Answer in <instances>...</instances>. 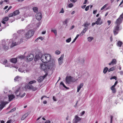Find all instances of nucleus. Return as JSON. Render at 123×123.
I'll return each mask as SVG.
<instances>
[{
  "mask_svg": "<svg viewBox=\"0 0 123 123\" xmlns=\"http://www.w3.org/2000/svg\"><path fill=\"white\" fill-rule=\"evenodd\" d=\"M40 67L44 71H50V74H52L53 73V71L55 70L56 67V66L55 62L52 61V62H50L47 65L42 64L41 65Z\"/></svg>",
  "mask_w": 123,
  "mask_h": 123,
  "instance_id": "f257e3e1",
  "label": "nucleus"
},
{
  "mask_svg": "<svg viewBox=\"0 0 123 123\" xmlns=\"http://www.w3.org/2000/svg\"><path fill=\"white\" fill-rule=\"evenodd\" d=\"M51 58V56L50 54H46L41 55L40 60L43 62L47 63L50 61Z\"/></svg>",
  "mask_w": 123,
  "mask_h": 123,
  "instance_id": "f03ea898",
  "label": "nucleus"
},
{
  "mask_svg": "<svg viewBox=\"0 0 123 123\" xmlns=\"http://www.w3.org/2000/svg\"><path fill=\"white\" fill-rule=\"evenodd\" d=\"M20 88L18 87V89L16 90L15 93L17 97L18 96L21 98H22L25 95V93L24 92L23 94H22L23 92L21 91L20 90Z\"/></svg>",
  "mask_w": 123,
  "mask_h": 123,
  "instance_id": "7ed1b4c3",
  "label": "nucleus"
},
{
  "mask_svg": "<svg viewBox=\"0 0 123 123\" xmlns=\"http://www.w3.org/2000/svg\"><path fill=\"white\" fill-rule=\"evenodd\" d=\"M34 31L33 30H30L27 32L25 34L26 37L28 38H30L34 35Z\"/></svg>",
  "mask_w": 123,
  "mask_h": 123,
  "instance_id": "20e7f679",
  "label": "nucleus"
},
{
  "mask_svg": "<svg viewBox=\"0 0 123 123\" xmlns=\"http://www.w3.org/2000/svg\"><path fill=\"white\" fill-rule=\"evenodd\" d=\"M75 80H74V78L73 77L71 76L67 77L66 79V83L67 84H69L71 82L74 81Z\"/></svg>",
  "mask_w": 123,
  "mask_h": 123,
  "instance_id": "39448f33",
  "label": "nucleus"
},
{
  "mask_svg": "<svg viewBox=\"0 0 123 123\" xmlns=\"http://www.w3.org/2000/svg\"><path fill=\"white\" fill-rule=\"evenodd\" d=\"M120 29L119 28V26L116 25L115 26L114 28V30L113 31V32L114 35H116L118 34L119 31Z\"/></svg>",
  "mask_w": 123,
  "mask_h": 123,
  "instance_id": "423d86ee",
  "label": "nucleus"
},
{
  "mask_svg": "<svg viewBox=\"0 0 123 123\" xmlns=\"http://www.w3.org/2000/svg\"><path fill=\"white\" fill-rule=\"evenodd\" d=\"M34 57V55L32 54H30L27 56V60L29 61H31L32 60Z\"/></svg>",
  "mask_w": 123,
  "mask_h": 123,
  "instance_id": "0eeeda50",
  "label": "nucleus"
},
{
  "mask_svg": "<svg viewBox=\"0 0 123 123\" xmlns=\"http://www.w3.org/2000/svg\"><path fill=\"white\" fill-rule=\"evenodd\" d=\"M3 48L5 50H7L8 49V47L6 45V43L4 40H2Z\"/></svg>",
  "mask_w": 123,
  "mask_h": 123,
  "instance_id": "6e6552de",
  "label": "nucleus"
},
{
  "mask_svg": "<svg viewBox=\"0 0 123 123\" xmlns=\"http://www.w3.org/2000/svg\"><path fill=\"white\" fill-rule=\"evenodd\" d=\"M27 88L29 89L32 90L33 91H35L37 89V88L36 87H34L32 85H29L27 86Z\"/></svg>",
  "mask_w": 123,
  "mask_h": 123,
  "instance_id": "1a4fd4ad",
  "label": "nucleus"
},
{
  "mask_svg": "<svg viewBox=\"0 0 123 123\" xmlns=\"http://www.w3.org/2000/svg\"><path fill=\"white\" fill-rule=\"evenodd\" d=\"M42 14L40 12L38 13L36 15V18L38 20H40L42 18Z\"/></svg>",
  "mask_w": 123,
  "mask_h": 123,
  "instance_id": "9d476101",
  "label": "nucleus"
},
{
  "mask_svg": "<svg viewBox=\"0 0 123 123\" xmlns=\"http://www.w3.org/2000/svg\"><path fill=\"white\" fill-rule=\"evenodd\" d=\"M64 56V54L62 55L58 59V63L60 65H61L63 62V59Z\"/></svg>",
  "mask_w": 123,
  "mask_h": 123,
  "instance_id": "9b49d317",
  "label": "nucleus"
},
{
  "mask_svg": "<svg viewBox=\"0 0 123 123\" xmlns=\"http://www.w3.org/2000/svg\"><path fill=\"white\" fill-rule=\"evenodd\" d=\"M23 39L22 38H21L20 40V42H12V46L16 45H17L18 44L20 43L23 42Z\"/></svg>",
  "mask_w": 123,
  "mask_h": 123,
  "instance_id": "f8f14e48",
  "label": "nucleus"
},
{
  "mask_svg": "<svg viewBox=\"0 0 123 123\" xmlns=\"http://www.w3.org/2000/svg\"><path fill=\"white\" fill-rule=\"evenodd\" d=\"M80 118L77 116H75V119L73 121V123H77L78 121L80 120Z\"/></svg>",
  "mask_w": 123,
  "mask_h": 123,
  "instance_id": "ddd939ff",
  "label": "nucleus"
},
{
  "mask_svg": "<svg viewBox=\"0 0 123 123\" xmlns=\"http://www.w3.org/2000/svg\"><path fill=\"white\" fill-rule=\"evenodd\" d=\"M120 17L117 19L116 21V23L117 24V25L119 26V25L122 22V20L120 18Z\"/></svg>",
  "mask_w": 123,
  "mask_h": 123,
  "instance_id": "4468645a",
  "label": "nucleus"
},
{
  "mask_svg": "<svg viewBox=\"0 0 123 123\" xmlns=\"http://www.w3.org/2000/svg\"><path fill=\"white\" fill-rule=\"evenodd\" d=\"M41 55H36L35 56L34 60L35 61H37L40 59Z\"/></svg>",
  "mask_w": 123,
  "mask_h": 123,
  "instance_id": "2eb2a0df",
  "label": "nucleus"
},
{
  "mask_svg": "<svg viewBox=\"0 0 123 123\" xmlns=\"http://www.w3.org/2000/svg\"><path fill=\"white\" fill-rule=\"evenodd\" d=\"M8 102H2L1 103V109L3 108L5 105L7 104Z\"/></svg>",
  "mask_w": 123,
  "mask_h": 123,
  "instance_id": "dca6fc26",
  "label": "nucleus"
},
{
  "mask_svg": "<svg viewBox=\"0 0 123 123\" xmlns=\"http://www.w3.org/2000/svg\"><path fill=\"white\" fill-rule=\"evenodd\" d=\"M101 18H99L97 20L96 22V24L98 25H101L102 23V21H101Z\"/></svg>",
  "mask_w": 123,
  "mask_h": 123,
  "instance_id": "f3484780",
  "label": "nucleus"
},
{
  "mask_svg": "<svg viewBox=\"0 0 123 123\" xmlns=\"http://www.w3.org/2000/svg\"><path fill=\"white\" fill-rule=\"evenodd\" d=\"M8 97L9 98V101H11L12 99H13L15 98L13 94L9 95Z\"/></svg>",
  "mask_w": 123,
  "mask_h": 123,
  "instance_id": "a211bd4d",
  "label": "nucleus"
},
{
  "mask_svg": "<svg viewBox=\"0 0 123 123\" xmlns=\"http://www.w3.org/2000/svg\"><path fill=\"white\" fill-rule=\"evenodd\" d=\"M115 86H112L111 87V89L113 93H115L116 92V90Z\"/></svg>",
  "mask_w": 123,
  "mask_h": 123,
  "instance_id": "6ab92c4d",
  "label": "nucleus"
},
{
  "mask_svg": "<svg viewBox=\"0 0 123 123\" xmlns=\"http://www.w3.org/2000/svg\"><path fill=\"white\" fill-rule=\"evenodd\" d=\"M83 85V83H80V85L78 86L77 92H79L80 90V89L82 88Z\"/></svg>",
  "mask_w": 123,
  "mask_h": 123,
  "instance_id": "aec40b11",
  "label": "nucleus"
},
{
  "mask_svg": "<svg viewBox=\"0 0 123 123\" xmlns=\"http://www.w3.org/2000/svg\"><path fill=\"white\" fill-rule=\"evenodd\" d=\"M90 25V23L86 22L84 24L82 25L83 26H84L85 28H87L88 26Z\"/></svg>",
  "mask_w": 123,
  "mask_h": 123,
  "instance_id": "412c9836",
  "label": "nucleus"
},
{
  "mask_svg": "<svg viewBox=\"0 0 123 123\" xmlns=\"http://www.w3.org/2000/svg\"><path fill=\"white\" fill-rule=\"evenodd\" d=\"M10 62H12L15 63L17 62V59L16 58H12L10 60Z\"/></svg>",
  "mask_w": 123,
  "mask_h": 123,
  "instance_id": "4be33fe9",
  "label": "nucleus"
},
{
  "mask_svg": "<svg viewBox=\"0 0 123 123\" xmlns=\"http://www.w3.org/2000/svg\"><path fill=\"white\" fill-rule=\"evenodd\" d=\"M43 76H41L38 78L37 80L38 82H41L43 81Z\"/></svg>",
  "mask_w": 123,
  "mask_h": 123,
  "instance_id": "5701e85b",
  "label": "nucleus"
},
{
  "mask_svg": "<svg viewBox=\"0 0 123 123\" xmlns=\"http://www.w3.org/2000/svg\"><path fill=\"white\" fill-rule=\"evenodd\" d=\"M29 114L28 113H27L24 115L21 118L22 120H24L26 117H27L28 115Z\"/></svg>",
  "mask_w": 123,
  "mask_h": 123,
  "instance_id": "b1692460",
  "label": "nucleus"
},
{
  "mask_svg": "<svg viewBox=\"0 0 123 123\" xmlns=\"http://www.w3.org/2000/svg\"><path fill=\"white\" fill-rule=\"evenodd\" d=\"M19 13V12L18 10H16L13 12L14 16H15L18 14Z\"/></svg>",
  "mask_w": 123,
  "mask_h": 123,
  "instance_id": "393cba45",
  "label": "nucleus"
},
{
  "mask_svg": "<svg viewBox=\"0 0 123 123\" xmlns=\"http://www.w3.org/2000/svg\"><path fill=\"white\" fill-rule=\"evenodd\" d=\"M69 19L68 18H67L63 22V25H66V26L67 25V24L68 23Z\"/></svg>",
  "mask_w": 123,
  "mask_h": 123,
  "instance_id": "a878e982",
  "label": "nucleus"
},
{
  "mask_svg": "<svg viewBox=\"0 0 123 123\" xmlns=\"http://www.w3.org/2000/svg\"><path fill=\"white\" fill-rule=\"evenodd\" d=\"M21 78V77L18 76H17L15 78L14 80L15 81H18L20 80Z\"/></svg>",
  "mask_w": 123,
  "mask_h": 123,
  "instance_id": "bb28decb",
  "label": "nucleus"
},
{
  "mask_svg": "<svg viewBox=\"0 0 123 123\" xmlns=\"http://www.w3.org/2000/svg\"><path fill=\"white\" fill-rule=\"evenodd\" d=\"M122 43H123L122 42L120 41H119L117 43V46L119 47H121Z\"/></svg>",
  "mask_w": 123,
  "mask_h": 123,
  "instance_id": "cd10ccee",
  "label": "nucleus"
},
{
  "mask_svg": "<svg viewBox=\"0 0 123 123\" xmlns=\"http://www.w3.org/2000/svg\"><path fill=\"white\" fill-rule=\"evenodd\" d=\"M93 39V37H89L87 38L88 41L89 42H91Z\"/></svg>",
  "mask_w": 123,
  "mask_h": 123,
  "instance_id": "c85d7f7f",
  "label": "nucleus"
},
{
  "mask_svg": "<svg viewBox=\"0 0 123 123\" xmlns=\"http://www.w3.org/2000/svg\"><path fill=\"white\" fill-rule=\"evenodd\" d=\"M108 71V68L107 67H106L104 69L103 72L104 74H105Z\"/></svg>",
  "mask_w": 123,
  "mask_h": 123,
  "instance_id": "c756f323",
  "label": "nucleus"
},
{
  "mask_svg": "<svg viewBox=\"0 0 123 123\" xmlns=\"http://www.w3.org/2000/svg\"><path fill=\"white\" fill-rule=\"evenodd\" d=\"M33 9L34 11L36 12H37L38 11V8L36 7H34L33 8Z\"/></svg>",
  "mask_w": 123,
  "mask_h": 123,
  "instance_id": "7c9ffc66",
  "label": "nucleus"
},
{
  "mask_svg": "<svg viewBox=\"0 0 123 123\" xmlns=\"http://www.w3.org/2000/svg\"><path fill=\"white\" fill-rule=\"evenodd\" d=\"M36 82V81L35 80H33L30 81L28 83V85L32 84L33 83H35Z\"/></svg>",
  "mask_w": 123,
  "mask_h": 123,
  "instance_id": "2f4dec72",
  "label": "nucleus"
},
{
  "mask_svg": "<svg viewBox=\"0 0 123 123\" xmlns=\"http://www.w3.org/2000/svg\"><path fill=\"white\" fill-rule=\"evenodd\" d=\"M17 33L19 34H22L24 33V31L23 30H18L17 31Z\"/></svg>",
  "mask_w": 123,
  "mask_h": 123,
  "instance_id": "473e14b6",
  "label": "nucleus"
},
{
  "mask_svg": "<svg viewBox=\"0 0 123 123\" xmlns=\"http://www.w3.org/2000/svg\"><path fill=\"white\" fill-rule=\"evenodd\" d=\"M111 62V63H112V64H116L117 62L116 60L115 59H114L112 60Z\"/></svg>",
  "mask_w": 123,
  "mask_h": 123,
  "instance_id": "72a5a7b5",
  "label": "nucleus"
},
{
  "mask_svg": "<svg viewBox=\"0 0 123 123\" xmlns=\"http://www.w3.org/2000/svg\"><path fill=\"white\" fill-rule=\"evenodd\" d=\"M60 84L61 85H62L63 86V87H64L65 88H66V89H69V88H68L63 83V82H61V83H60Z\"/></svg>",
  "mask_w": 123,
  "mask_h": 123,
  "instance_id": "f704fd0d",
  "label": "nucleus"
},
{
  "mask_svg": "<svg viewBox=\"0 0 123 123\" xmlns=\"http://www.w3.org/2000/svg\"><path fill=\"white\" fill-rule=\"evenodd\" d=\"M18 71L22 73H23L24 72V73H25V70L24 69H22L21 68H19L18 69Z\"/></svg>",
  "mask_w": 123,
  "mask_h": 123,
  "instance_id": "c9c22d12",
  "label": "nucleus"
},
{
  "mask_svg": "<svg viewBox=\"0 0 123 123\" xmlns=\"http://www.w3.org/2000/svg\"><path fill=\"white\" fill-rule=\"evenodd\" d=\"M25 56L23 55H20V56H18V57L20 59H23L25 58Z\"/></svg>",
  "mask_w": 123,
  "mask_h": 123,
  "instance_id": "e433bc0d",
  "label": "nucleus"
},
{
  "mask_svg": "<svg viewBox=\"0 0 123 123\" xmlns=\"http://www.w3.org/2000/svg\"><path fill=\"white\" fill-rule=\"evenodd\" d=\"M9 19V18L8 17H6L3 18V20L5 21H7Z\"/></svg>",
  "mask_w": 123,
  "mask_h": 123,
  "instance_id": "4c0bfd02",
  "label": "nucleus"
},
{
  "mask_svg": "<svg viewBox=\"0 0 123 123\" xmlns=\"http://www.w3.org/2000/svg\"><path fill=\"white\" fill-rule=\"evenodd\" d=\"M16 110V108H14L12 109L10 111H9L8 112V113H9L10 112H12Z\"/></svg>",
  "mask_w": 123,
  "mask_h": 123,
  "instance_id": "58836bf2",
  "label": "nucleus"
},
{
  "mask_svg": "<svg viewBox=\"0 0 123 123\" xmlns=\"http://www.w3.org/2000/svg\"><path fill=\"white\" fill-rule=\"evenodd\" d=\"M88 28H85L82 31V32L85 33L86 31L87 30Z\"/></svg>",
  "mask_w": 123,
  "mask_h": 123,
  "instance_id": "ea45409f",
  "label": "nucleus"
},
{
  "mask_svg": "<svg viewBox=\"0 0 123 123\" xmlns=\"http://www.w3.org/2000/svg\"><path fill=\"white\" fill-rule=\"evenodd\" d=\"M115 69V68L114 67H112L110 69H108V71L109 72H110L111 71H112L113 70H114Z\"/></svg>",
  "mask_w": 123,
  "mask_h": 123,
  "instance_id": "a19ab883",
  "label": "nucleus"
},
{
  "mask_svg": "<svg viewBox=\"0 0 123 123\" xmlns=\"http://www.w3.org/2000/svg\"><path fill=\"white\" fill-rule=\"evenodd\" d=\"M71 40V38H69L66 40V42L67 43H69L70 42Z\"/></svg>",
  "mask_w": 123,
  "mask_h": 123,
  "instance_id": "79ce46f5",
  "label": "nucleus"
},
{
  "mask_svg": "<svg viewBox=\"0 0 123 123\" xmlns=\"http://www.w3.org/2000/svg\"><path fill=\"white\" fill-rule=\"evenodd\" d=\"M64 12V11L63 10V8H62L61 10L60 11L59 13H63Z\"/></svg>",
  "mask_w": 123,
  "mask_h": 123,
  "instance_id": "37998d69",
  "label": "nucleus"
},
{
  "mask_svg": "<svg viewBox=\"0 0 123 123\" xmlns=\"http://www.w3.org/2000/svg\"><path fill=\"white\" fill-rule=\"evenodd\" d=\"M60 51L59 50H56L55 52V54L57 55H59L60 54Z\"/></svg>",
  "mask_w": 123,
  "mask_h": 123,
  "instance_id": "c03bdc74",
  "label": "nucleus"
},
{
  "mask_svg": "<svg viewBox=\"0 0 123 123\" xmlns=\"http://www.w3.org/2000/svg\"><path fill=\"white\" fill-rule=\"evenodd\" d=\"M47 72H46V74H45L44 76H43V79H44L45 77L47 76L48 74L49 73H50L49 72V71H47Z\"/></svg>",
  "mask_w": 123,
  "mask_h": 123,
  "instance_id": "a18cd8bd",
  "label": "nucleus"
},
{
  "mask_svg": "<svg viewBox=\"0 0 123 123\" xmlns=\"http://www.w3.org/2000/svg\"><path fill=\"white\" fill-rule=\"evenodd\" d=\"M7 62V60L6 59L4 60V61L2 63L3 64L5 65V64H6Z\"/></svg>",
  "mask_w": 123,
  "mask_h": 123,
  "instance_id": "49530a36",
  "label": "nucleus"
},
{
  "mask_svg": "<svg viewBox=\"0 0 123 123\" xmlns=\"http://www.w3.org/2000/svg\"><path fill=\"white\" fill-rule=\"evenodd\" d=\"M90 6V5H89V6H87L86 7V8L85 9V11H87L88 10V9H89V7Z\"/></svg>",
  "mask_w": 123,
  "mask_h": 123,
  "instance_id": "de8ad7c7",
  "label": "nucleus"
},
{
  "mask_svg": "<svg viewBox=\"0 0 123 123\" xmlns=\"http://www.w3.org/2000/svg\"><path fill=\"white\" fill-rule=\"evenodd\" d=\"M51 31L54 33L55 35H56L57 34L56 31L55 30H52Z\"/></svg>",
  "mask_w": 123,
  "mask_h": 123,
  "instance_id": "09e8293b",
  "label": "nucleus"
},
{
  "mask_svg": "<svg viewBox=\"0 0 123 123\" xmlns=\"http://www.w3.org/2000/svg\"><path fill=\"white\" fill-rule=\"evenodd\" d=\"M73 6V4L72 3H70L68 5V7L70 8L72 7Z\"/></svg>",
  "mask_w": 123,
  "mask_h": 123,
  "instance_id": "8fccbe9b",
  "label": "nucleus"
},
{
  "mask_svg": "<svg viewBox=\"0 0 123 123\" xmlns=\"http://www.w3.org/2000/svg\"><path fill=\"white\" fill-rule=\"evenodd\" d=\"M13 15V13H11L9 14L8 15V16L9 17H12Z\"/></svg>",
  "mask_w": 123,
  "mask_h": 123,
  "instance_id": "3c124183",
  "label": "nucleus"
},
{
  "mask_svg": "<svg viewBox=\"0 0 123 123\" xmlns=\"http://www.w3.org/2000/svg\"><path fill=\"white\" fill-rule=\"evenodd\" d=\"M118 81H116L115 82V83H114V85H113V86H115H115H116V85H117V83H118Z\"/></svg>",
  "mask_w": 123,
  "mask_h": 123,
  "instance_id": "603ef678",
  "label": "nucleus"
},
{
  "mask_svg": "<svg viewBox=\"0 0 123 123\" xmlns=\"http://www.w3.org/2000/svg\"><path fill=\"white\" fill-rule=\"evenodd\" d=\"M70 0L72 2L75 3L77 1V0Z\"/></svg>",
  "mask_w": 123,
  "mask_h": 123,
  "instance_id": "864d4df0",
  "label": "nucleus"
},
{
  "mask_svg": "<svg viewBox=\"0 0 123 123\" xmlns=\"http://www.w3.org/2000/svg\"><path fill=\"white\" fill-rule=\"evenodd\" d=\"M17 35L16 34H14L13 35V36H14V37H15V39H16L17 38Z\"/></svg>",
  "mask_w": 123,
  "mask_h": 123,
  "instance_id": "5fc2aeb1",
  "label": "nucleus"
},
{
  "mask_svg": "<svg viewBox=\"0 0 123 123\" xmlns=\"http://www.w3.org/2000/svg\"><path fill=\"white\" fill-rule=\"evenodd\" d=\"M38 38H39V39H41L42 40L44 39V38L42 37H38Z\"/></svg>",
  "mask_w": 123,
  "mask_h": 123,
  "instance_id": "6e6d98bb",
  "label": "nucleus"
},
{
  "mask_svg": "<svg viewBox=\"0 0 123 123\" xmlns=\"http://www.w3.org/2000/svg\"><path fill=\"white\" fill-rule=\"evenodd\" d=\"M85 112V111H84L82 112L81 114V116H82L84 114Z\"/></svg>",
  "mask_w": 123,
  "mask_h": 123,
  "instance_id": "4d7b16f0",
  "label": "nucleus"
},
{
  "mask_svg": "<svg viewBox=\"0 0 123 123\" xmlns=\"http://www.w3.org/2000/svg\"><path fill=\"white\" fill-rule=\"evenodd\" d=\"M113 79H115V80H117V78L116 76H113Z\"/></svg>",
  "mask_w": 123,
  "mask_h": 123,
  "instance_id": "13d9d810",
  "label": "nucleus"
},
{
  "mask_svg": "<svg viewBox=\"0 0 123 123\" xmlns=\"http://www.w3.org/2000/svg\"><path fill=\"white\" fill-rule=\"evenodd\" d=\"M107 23L108 24V25H110V24L111 23V21L110 20H108L107 21Z\"/></svg>",
  "mask_w": 123,
  "mask_h": 123,
  "instance_id": "bf43d9fd",
  "label": "nucleus"
},
{
  "mask_svg": "<svg viewBox=\"0 0 123 123\" xmlns=\"http://www.w3.org/2000/svg\"><path fill=\"white\" fill-rule=\"evenodd\" d=\"M88 0H85L83 4H86L87 2V1Z\"/></svg>",
  "mask_w": 123,
  "mask_h": 123,
  "instance_id": "052dcab7",
  "label": "nucleus"
},
{
  "mask_svg": "<svg viewBox=\"0 0 123 123\" xmlns=\"http://www.w3.org/2000/svg\"><path fill=\"white\" fill-rule=\"evenodd\" d=\"M86 6V5H84L83 6H81V8L83 9H84L85 7Z\"/></svg>",
  "mask_w": 123,
  "mask_h": 123,
  "instance_id": "680f3d73",
  "label": "nucleus"
},
{
  "mask_svg": "<svg viewBox=\"0 0 123 123\" xmlns=\"http://www.w3.org/2000/svg\"><path fill=\"white\" fill-rule=\"evenodd\" d=\"M85 33L83 32H82V31L81 32L80 34V36H82Z\"/></svg>",
  "mask_w": 123,
  "mask_h": 123,
  "instance_id": "e2e57ef3",
  "label": "nucleus"
},
{
  "mask_svg": "<svg viewBox=\"0 0 123 123\" xmlns=\"http://www.w3.org/2000/svg\"><path fill=\"white\" fill-rule=\"evenodd\" d=\"M78 103V101H77L75 105L74 106V107H76V106Z\"/></svg>",
  "mask_w": 123,
  "mask_h": 123,
  "instance_id": "0e129e2a",
  "label": "nucleus"
},
{
  "mask_svg": "<svg viewBox=\"0 0 123 123\" xmlns=\"http://www.w3.org/2000/svg\"><path fill=\"white\" fill-rule=\"evenodd\" d=\"M119 17L121 18H123V13L120 15Z\"/></svg>",
  "mask_w": 123,
  "mask_h": 123,
  "instance_id": "69168bd1",
  "label": "nucleus"
},
{
  "mask_svg": "<svg viewBox=\"0 0 123 123\" xmlns=\"http://www.w3.org/2000/svg\"><path fill=\"white\" fill-rule=\"evenodd\" d=\"M45 123H50V121H47L45 122Z\"/></svg>",
  "mask_w": 123,
  "mask_h": 123,
  "instance_id": "338daca9",
  "label": "nucleus"
},
{
  "mask_svg": "<svg viewBox=\"0 0 123 123\" xmlns=\"http://www.w3.org/2000/svg\"><path fill=\"white\" fill-rule=\"evenodd\" d=\"M120 74L121 75H122L123 74V71H121L120 72Z\"/></svg>",
  "mask_w": 123,
  "mask_h": 123,
  "instance_id": "774afa93",
  "label": "nucleus"
}]
</instances>
